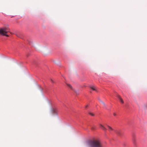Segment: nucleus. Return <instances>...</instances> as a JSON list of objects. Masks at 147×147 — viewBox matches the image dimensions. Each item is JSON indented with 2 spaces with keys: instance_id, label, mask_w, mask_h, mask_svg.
Returning a JSON list of instances; mask_svg holds the SVG:
<instances>
[{
  "instance_id": "nucleus-1",
  "label": "nucleus",
  "mask_w": 147,
  "mask_h": 147,
  "mask_svg": "<svg viewBox=\"0 0 147 147\" xmlns=\"http://www.w3.org/2000/svg\"><path fill=\"white\" fill-rule=\"evenodd\" d=\"M86 147H104L100 142L97 140H90L86 143Z\"/></svg>"
},
{
  "instance_id": "nucleus-2",
  "label": "nucleus",
  "mask_w": 147,
  "mask_h": 147,
  "mask_svg": "<svg viewBox=\"0 0 147 147\" xmlns=\"http://www.w3.org/2000/svg\"><path fill=\"white\" fill-rule=\"evenodd\" d=\"M10 29L8 27L6 26L0 28V35H5L9 32Z\"/></svg>"
},
{
  "instance_id": "nucleus-3",
  "label": "nucleus",
  "mask_w": 147,
  "mask_h": 147,
  "mask_svg": "<svg viewBox=\"0 0 147 147\" xmlns=\"http://www.w3.org/2000/svg\"><path fill=\"white\" fill-rule=\"evenodd\" d=\"M115 132L116 134L118 136H121L122 135V132L121 131L119 130H116L115 131Z\"/></svg>"
},
{
  "instance_id": "nucleus-4",
  "label": "nucleus",
  "mask_w": 147,
  "mask_h": 147,
  "mask_svg": "<svg viewBox=\"0 0 147 147\" xmlns=\"http://www.w3.org/2000/svg\"><path fill=\"white\" fill-rule=\"evenodd\" d=\"M136 135L134 134L132 135V140L133 142L134 143H135L136 141Z\"/></svg>"
},
{
  "instance_id": "nucleus-5",
  "label": "nucleus",
  "mask_w": 147,
  "mask_h": 147,
  "mask_svg": "<svg viewBox=\"0 0 147 147\" xmlns=\"http://www.w3.org/2000/svg\"><path fill=\"white\" fill-rule=\"evenodd\" d=\"M117 96L119 99L120 101L122 103H124V101L123 99L121 98L120 96L118 95Z\"/></svg>"
},
{
  "instance_id": "nucleus-6",
  "label": "nucleus",
  "mask_w": 147,
  "mask_h": 147,
  "mask_svg": "<svg viewBox=\"0 0 147 147\" xmlns=\"http://www.w3.org/2000/svg\"><path fill=\"white\" fill-rule=\"evenodd\" d=\"M100 126V128L104 131H106V128L104 127L101 124H99Z\"/></svg>"
},
{
  "instance_id": "nucleus-7",
  "label": "nucleus",
  "mask_w": 147,
  "mask_h": 147,
  "mask_svg": "<svg viewBox=\"0 0 147 147\" xmlns=\"http://www.w3.org/2000/svg\"><path fill=\"white\" fill-rule=\"evenodd\" d=\"M108 127V130L110 132H111V131H113V129L111 127H110L109 125H107Z\"/></svg>"
},
{
  "instance_id": "nucleus-8",
  "label": "nucleus",
  "mask_w": 147,
  "mask_h": 147,
  "mask_svg": "<svg viewBox=\"0 0 147 147\" xmlns=\"http://www.w3.org/2000/svg\"><path fill=\"white\" fill-rule=\"evenodd\" d=\"M66 84L67 85V86L70 89H71L72 90H74V89L72 87V86L69 84H67L66 83Z\"/></svg>"
},
{
  "instance_id": "nucleus-9",
  "label": "nucleus",
  "mask_w": 147,
  "mask_h": 147,
  "mask_svg": "<svg viewBox=\"0 0 147 147\" xmlns=\"http://www.w3.org/2000/svg\"><path fill=\"white\" fill-rule=\"evenodd\" d=\"M99 100L100 102L101 103H102L104 105V106L105 107H106V104H105V103L103 101H102V100H101L99 99Z\"/></svg>"
},
{
  "instance_id": "nucleus-10",
  "label": "nucleus",
  "mask_w": 147,
  "mask_h": 147,
  "mask_svg": "<svg viewBox=\"0 0 147 147\" xmlns=\"http://www.w3.org/2000/svg\"><path fill=\"white\" fill-rule=\"evenodd\" d=\"M52 112L54 114H57V111L56 110L53 109L52 111Z\"/></svg>"
},
{
  "instance_id": "nucleus-11",
  "label": "nucleus",
  "mask_w": 147,
  "mask_h": 147,
  "mask_svg": "<svg viewBox=\"0 0 147 147\" xmlns=\"http://www.w3.org/2000/svg\"><path fill=\"white\" fill-rule=\"evenodd\" d=\"M90 88L93 90H96V87L94 86H91Z\"/></svg>"
},
{
  "instance_id": "nucleus-12",
  "label": "nucleus",
  "mask_w": 147,
  "mask_h": 147,
  "mask_svg": "<svg viewBox=\"0 0 147 147\" xmlns=\"http://www.w3.org/2000/svg\"><path fill=\"white\" fill-rule=\"evenodd\" d=\"M73 90L77 94L78 93V90H76L74 89V90Z\"/></svg>"
},
{
  "instance_id": "nucleus-13",
  "label": "nucleus",
  "mask_w": 147,
  "mask_h": 147,
  "mask_svg": "<svg viewBox=\"0 0 147 147\" xmlns=\"http://www.w3.org/2000/svg\"><path fill=\"white\" fill-rule=\"evenodd\" d=\"M89 114L92 116H94V114L90 112L89 113Z\"/></svg>"
},
{
  "instance_id": "nucleus-14",
  "label": "nucleus",
  "mask_w": 147,
  "mask_h": 147,
  "mask_svg": "<svg viewBox=\"0 0 147 147\" xmlns=\"http://www.w3.org/2000/svg\"><path fill=\"white\" fill-rule=\"evenodd\" d=\"M113 115L114 116H116L117 115L116 113H114L113 114Z\"/></svg>"
},
{
  "instance_id": "nucleus-15",
  "label": "nucleus",
  "mask_w": 147,
  "mask_h": 147,
  "mask_svg": "<svg viewBox=\"0 0 147 147\" xmlns=\"http://www.w3.org/2000/svg\"><path fill=\"white\" fill-rule=\"evenodd\" d=\"M6 34L5 35H3V36H6L7 37H8L9 36V35H7V34Z\"/></svg>"
},
{
  "instance_id": "nucleus-16",
  "label": "nucleus",
  "mask_w": 147,
  "mask_h": 147,
  "mask_svg": "<svg viewBox=\"0 0 147 147\" xmlns=\"http://www.w3.org/2000/svg\"><path fill=\"white\" fill-rule=\"evenodd\" d=\"M88 105H86V106L85 107L86 108L88 107Z\"/></svg>"
},
{
  "instance_id": "nucleus-17",
  "label": "nucleus",
  "mask_w": 147,
  "mask_h": 147,
  "mask_svg": "<svg viewBox=\"0 0 147 147\" xmlns=\"http://www.w3.org/2000/svg\"><path fill=\"white\" fill-rule=\"evenodd\" d=\"M51 82H53V81L52 79L51 80Z\"/></svg>"
}]
</instances>
